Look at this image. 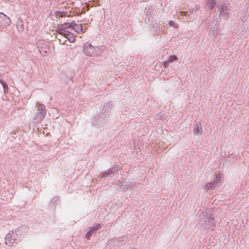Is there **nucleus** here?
Returning a JSON list of instances; mask_svg holds the SVG:
<instances>
[{"instance_id": "f257e3e1", "label": "nucleus", "mask_w": 249, "mask_h": 249, "mask_svg": "<svg viewBox=\"0 0 249 249\" xmlns=\"http://www.w3.org/2000/svg\"><path fill=\"white\" fill-rule=\"evenodd\" d=\"M113 106L112 101L106 103L101 108V112L93 118L91 122L92 125L100 127L107 124L109 121L110 111Z\"/></svg>"}, {"instance_id": "f03ea898", "label": "nucleus", "mask_w": 249, "mask_h": 249, "mask_svg": "<svg viewBox=\"0 0 249 249\" xmlns=\"http://www.w3.org/2000/svg\"><path fill=\"white\" fill-rule=\"evenodd\" d=\"M212 215L213 211L211 209L201 213L199 215V218L197 222L198 226L203 228V230H213L216 224Z\"/></svg>"}, {"instance_id": "7ed1b4c3", "label": "nucleus", "mask_w": 249, "mask_h": 249, "mask_svg": "<svg viewBox=\"0 0 249 249\" xmlns=\"http://www.w3.org/2000/svg\"><path fill=\"white\" fill-rule=\"evenodd\" d=\"M83 48L84 53L86 55L97 56L103 52L105 47L93 46L90 44L86 43L84 44Z\"/></svg>"}, {"instance_id": "20e7f679", "label": "nucleus", "mask_w": 249, "mask_h": 249, "mask_svg": "<svg viewBox=\"0 0 249 249\" xmlns=\"http://www.w3.org/2000/svg\"><path fill=\"white\" fill-rule=\"evenodd\" d=\"M230 4L227 1L223 2L218 8V12L220 17L228 19L231 15Z\"/></svg>"}, {"instance_id": "39448f33", "label": "nucleus", "mask_w": 249, "mask_h": 249, "mask_svg": "<svg viewBox=\"0 0 249 249\" xmlns=\"http://www.w3.org/2000/svg\"><path fill=\"white\" fill-rule=\"evenodd\" d=\"M20 241V238L16 231L9 232L5 238V244L10 247L14 246Z\"/></svg>"}, {"instance_id": "423d86ee", "label": "nucleus", "mask_w": 249, "mask_h": 249, "mask_svg": "<svg viewBox=\"0 0 249 249\" xmlns=\"http://www.w3.org/2000/svg\"><path fill=\"white\" fill-rule=\"evenodd\" d=\"M46 109L45 106L42 104L38 105L37 112L36 113L34 120L37 122H40L45 117Z\"/></svg>"}, {"instance_id": "0eeeda50", "label": "nucleus", "mask_w": 249, "mask_h": 249, "mask_svg": "<svg viewBox=\"0 0 249 249\" xmlns=\"http://www.w3.org/2000/svg\"><path fill=\"white\" fill-rule=\"evenodd\" d=\"M44 43L43 40H38L36 42V46L40 54L47 53L49 50L48 45Z\"/></svg>"}, {"instance_id": "6e6552de", "label": "nucleus", "mask_w": 249, "mask_h": 249, "mask_svg": "<svg viewBox=\"0 0 249 249\" xmlns=\"http://www.w3.org/2000/svg\"><path fill=\"white\" fill-rule=\"evenodd\" d=\"M221 184V182H216L214 180L208 183L205 185V189L206 191L210 192L211 190L218 187Z\"/></svg>"}, {"instance_id": "1a4fd4ad", "label": "nucleus", "mask_w": 249, "mask_h": 249, "mask_svg": "<svg viewBox=\"0 0 249 249\" xmlns=\"http://www.w3.org/2000/svg\"><path fill=\"white\" fill-rule=\"evenodd\" d=\"M119 185L121 189L123 190L132 188L136 185V182L132 181H125L119 182Z\"/></svg>"}, {"instance_id": "9d476101", "label": "nucleus", "mask_w": 249, "mask_h": 249, "mask_svg": "<svg viewBox=\"0 0 249 249\" xmlns=\"http://www.w3.org/2000/svg\"><path fill=\"white\" fill-rule=\"evenodd\" d=\"M202 131V130L201 122H199L196 123V121L194 124L193 132L194 134L196 135H200L201 134Z\"/></svg>"}, {"instance_id": "9b49d317", "label": "nucleus", "mask_w": 249, "mask_h": 249, "mask_svg": "<svg viewBox=\"0 0 249 249\" xmlns=\"http://www.w3.org/2000/svg\"><path fill=\"white\" fill-rule=\"evenodd\" d=\"M120 169L119 166H115L111 168H110L108 169L107 170L105 171L104 173L103 174V175L102 176V177H107L109 175H111L113 173H115L116 172H117L118 170Z\"/></svg>"}, {"instance_id": "f8f14e48", "label": "nucleus", "mask_w": 249, "mask_h": 249, "mask_svg": "<svg viewBox=\"0 0 249 249\" xmlns=\"http://www.w3.org/2000/svg\"><path fill=\"white\" fill-rule=\"evenodd\" d=\"M24 25L23 21L18 19L17 22V28L19 32H22L24 30Z\"/></svg>"}, {"instance_id": "ddd939ff", "label": "nucleus", "mask_w": 249, "mask_h": 249, "mask_svg": "<svg viewBox=\"0 0 249 249\" xmlns=\"http://www.w3.org/2000/svg\"><path fill=\"white\" fill-rule=\"evenodd\" d=\"M148 21L150 23V25L152 26L153 28H158V23L157 21H154V18L153 17L150 16L148 17Z\"/></svg>"}, {"instance_id": "4468645a", "label": "nucleus", "mask_w": 249, "mask_h": 249, "mask_svg": "<svg viewBox=\"0 0 249 249\" xmlns=\"http://www.w3.org/2000/svg\"><path fill=\"white\" fill-rule=\"evenodd\" d=\"M71 29L77 33L83 32V30L82 25L81 24H77L73 25Z\"/></svg>"}, {"instance_id": "2eb2a0df", "label": "nucleus", "mask_w": 249, "mask_h": 249, "mask_svg": "<svg viewBox=\"0 0 249 249\" xmlns=\"http://www.w3.org/2000/svg\"><path fill=\"white\" fill-rule=\"evenodd\" d=\"M0 83L3 88V93H7L8 92V87L6 83L3 80L0 79Z\"/></svg>"}, {"instance_id": "dca6fc26", "label": "nucleus", "mask_w": 249, "mask_h": 249, "mask_svg": "<svg viewBox=\"0 0 249 249\" xmlns=\"http://www.w3.org/2000/svg\"><path fill=\"white\" fill-rule=\"evenodd\" d=\"M215 4V2L213 0H208L207 6L210 10H212Z\"/></svg>"}, {"instance_id": "f3484780", "label": "nucleus", "mask_w": 249, "mask_h": 249, "mask_svg": "<svg viewBox=\"0 0 249 249\" xmlns=\"http://www.w3.org/2000/svg\"><path fill=\"white\" fill-rule=\"evenodd\" d=\"M70 42H73L75 41L74 37L73 34L69 32V34L66 37Z\"/></svg>"}, {"instance_id": "a211bd4d", "label": "nucleus", "mask_w": 249, "mask_h": 249, "mask_svg": "<svg viewBox=\"0 0 249 249\" xmlns=\"http://www.w3.org/2000/svg\"><path fill=\"white\" fill-rule=\"evenodd\" d=\"M69 31H66L65 30H62L61 29H58V30H57V32L58 33V34H60L61 35H62L63 36H65V37H66L68 34H69Z\"/></svg>"}, {"instance_id": "6ab92c4d", "label": "nucleus", "mask_w": 249, "mask_h": 249, "mask_svg": "<svg viewBox=\"0 0 249 249\" xmlns=\"http://www.w3.org/2000/svg\"><path fill=\"white\" fill-rule=\"evenodd\" d=\"M88 229L89 230L85 235L86 238H87L88 239L89 238V237L91 236V235L94 231V230L92 229L91 227L89 228Z\"/></svg>"}, {"instance_id": "aec40b11", "label": "nucleus", "mask_w": 249, "mask_h": 249, "mask_svg": "<svg viewBox=\"0 0 249 249\" xmlns=\"http://www.w3.org/2000/svg\"><path fill=\"white\" fill-rule=\"evenodd\" d=\"M71 25H70L69 23H64L62 24L59 27H58V29H61L62 30H65L68 28H71Z\"/></svg>"}, {"instance_id": "412c9836", "label": "nucleus", "mask_w": 249, "mask_h": 249, "mask_svg": "<svg viewBox=\"0 0 249 249\" xmlns=\"http://www.w3.org/2000/svg\"><path fill=\"white\" fill-rule=\"evenodd\" d=\"M145 13L148 17L150 16L152 17V10L151 6H148L147 8L145 9Z\"/></svg>"}, {"instance_id": "4be33fe9", "label": "nucleus", "mask_w": 249, "mask_h": 249, "mask_svg": "<svg viewBox=\"0 0 249 249\" xmlns=\"http://www.w3.org/2000/svg\"><path fill=\"white\" fill-rule=\"evenodd\" d=\"M176 60H177V57L175 55H172L169 57V58L167 61L169 63H172Z\"/></svg>"}, {"instance_id": "5701e85b", "label": "nucleus", "mask_w": 249, "mask_h": 249, "mask_svg": "<svg viewBox=\"0 0 249 249\" xmlns=\"http://www.w3.org/2000/svg\"><path fill=\"white\" fill-rule=\"evenodd\" d=\"M169 25L171 26H173L175 28H177L178 27V25L177 24L175 23L173 21L170 20L169 22Z\"/></svg>"}, {"instance_id": "b1692460", "label": "nucleus", "mask_w": 249, "mask_h": 249, "mask_svg": "<svg viewBox=\"0 0 249 249\" xmlns=\"http://www.w3.org/2000/svg\"><path fill=\"white\" fill-rule=\"evenodd\" d=\"M101 228V225L100 224H96L95 226L91 227L92 229L94 230V231H96Z\"/></svg>"}, {"instance_id": "393cba45", "label": "nucleus", "mask_w": 249, "mask_h": 249, "mask_svg": "<svg viewBox=\"0 0 249 249\" xmlns=\"http://www.w3.org/2000/svg\"><path fill=\"white\" fill-rule=\"evenodd\" d=\"M213 180L214 181H216V182H221L220 181V180H221V176L219 175V176H217L215 178H213Z\"/></svg>"}, {"instance_id": "a878e982", "label": "nucleus", "mask_w": 249, "mask_h": 249, "mask_svg": "<svg viewBox=\"0 0 249 249\" xmlns=\"http://www.w3.org/2000/svg\"><path fill=\"white\" fill-rule=\"evenodd\" d=\"M169 63L167 61H166L164 62V63H163V66H164V68H167Z\"/></svg>"}, {"instance_id": "bb28decb", "label": "nucleus", "mask_w": 249, "mask_h": 249, "mask_svg": "<svg viewBox=\"0 0 249 249\" xmlns=\"http://www.w3.org/2000/svg\"><path fill=\"white\" fill-rule=\"evenodd\" d=\"M70 25H71V28L72 27L73 25H77V24H76L75 22L74 21H71L70 23H69Z\"/></svg>"}, {"instance_id": "cd10ccee", "label": "nucleus", "mask_w": 249, "mask_h": 249, "mask_svg": "<svg viewBox=\"0 0 249 249\" xmlns=\"http://www.w3.org/2000/svg\"><path fill=\"white\" fill-rule=\"evenodd\" d=\"M55 14H56V15H57V14H61V12L56 11L55 12Z\"/></svg>"}, {"instance_id": "c85d7f7f", "label": "nucleus", "mask_w": 249, "mask_h": 249, "mask_svg": "<svg viewBox=\"0 0 249 249\" xmlns=\"http://www.w3.org/2000/svg\"><path fill=\"white\" fill-rule=\"evenodd\" d=\"M101 120V118L100 117L99 119L97 120V121L100 123Z\"/></svg>"}, {"instance_id": "c756f323", "label": "nucleus", "mask_w": 249, "mask_h": 249, "mask_svg": "<svg viewBox=\"0 0 249 249\" xmlns=\"http://www.w3.org/2000/svg\"><path fill=\"white\" fill-rule=\"evenodd\" d=\"M53 199H56L57 200L58 199V197L57 196H55L53 198Z\"/></svg>"}]
</instances>
